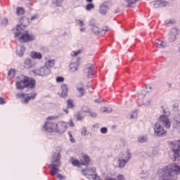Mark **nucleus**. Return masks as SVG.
<instances>
[{"instance_id": "9", "label": "nucleus", "mask_w": 180, "mask_h": 180, "mask_svg": "<svg viewBox=\"0 0 180 180\" xmlns=\"http://www.w3.org/2000/svg\"><path fill=\"white\" fill-rule=\"evenodd\" d=\"M37 96V94L31 93V94H23L19 93L16 94L17 99H21L22 103H25V105L29 103L30 101H33Z\"/></svg>"}, {"instance_id": "28", "label": "nucleus", "mask_w": 180, "mask_h": 180, "mask_svg": "<svg viewBox=\"0 0 180 180\" xmlns=\"http://www.w3.org/2000/svg\"><path fill=\"white\" fill-rule=\"evenodd\" d=\"M70 161L75 167H81V165H82V162H79L78 160L74 158H70Z\"/></svg>"}, {"instance_id": "52", "label": "nucleus", "mask_w": 180, "mask_h": 180, "mask_svg": "<svg viewBox=\"0 0 180 180\" xmlns=\"http://www.w3.org/2000/svg\"><path fill=\"white\" fill-rule=\"evenodd\" d=\"M101 33H105L106 32H108V27H103L102 30H101Z\"/></svg>"}, {"instance_id": "59", "label": "nucleus", "mask_w": 180, "mask_h": 180, "mask_svg": "<svg viewBox=\"0 0 180 180\" xmlns=\"http://www.w3.org/2000/svg\"><path fill=\"white\" fill-rule=\"evenodd\" d=\"M168 88H172V84L171 83H167Z\"/></svg>"}, {"instance_id": "58", "label": "nucleus", "mask_w": 180, "mask_h": 180, "mask_svg": "<svg viewBox=\"0 0 180 180\" xmlns=\"http://www.w3.org/2000/svg\"><path fill=\"white\" fill-rule=\"evenodd\" d=\"M34 19H37V15H33L31 17V20H34Z\"/></svg>"}, {"instance_id": "7", "label": "nucleus", "mask_w": 180, "mask_h": 180, "mask_svg": "<svg viewBox=\"0 0 180 180\" xmlns=\"http://www.w3.org/2000/svg\"><path fill=\"white\" fill-rule=\"evenodd\" d=\"M180 141H170L169 142V146L173 151L174 158L176 161H180Z\"/></svg>"}, {"instance_id": "29", "label": "nucleus", "mask_w": 180, "mask_h": 180, "mask_svg": "<svg viewBox=\"0 0 180 180\" xmlns=\"http://www.w3.org/2000/svg\"><path fill=\"white\" fill-rule=\"evenodd\" d=\"M151 91V86H148L146 88V90L139 92V98H144L146 96V92H150Z\"/></svg>"}, {"instance_id": "5", "label": "nucleus", "mask_w": 180, "mask_h": 180, "mask_svg": "<svg viewBox=\"0 0 180 180\" xmlns=\"http://www.w3.org/2000/svg\"><path fill=\"white\" fill-rule=\"evenodd\" d=\"M78 54H81V50L73 51L70 53V56L72 57V58L69 67L72 72L78 71V67H79V58L77 57Z\"/></svg>"}, {"instance_id": "47", "label": "nucleus", "mask_w": 180, "mask_h": 180, "mask_svg": "<svg viewBox=\"0 0 180 180\" xmlns=\"http://www.w3.org/2000/svg\"><path fill=\"white\" fill-rule=\"evenodd\" d=\"M163 113H164V116H169V114H170V112H169V110H165V109H164L163 108Z\"/></svg>"}, {"instance_id": "54", "label": "nucleus", "mask_w": 180, "mask_h": 180, "mask_svg": "<svg viewBox=\"0 0 180 180\" xmlns=\"http://www.w3.org/2000/svg\"><path fill=\"white\" fill-rule=\"evenodd\" d=\"M82 112H85L86 113L89 112V110L86 109V107H82Z\"/></svg>"}, {"instance_id": "21", "label": "nucleus", "mask_w": 180, "mask_h": 180, "mask_svg": "<svg viewBox=\"0 0 180 180\" xmlns=\"http://www.w3.org/2000/svg\"><path fill=\"white\" fill-rule=\"evenodd\" d=\"M109 11V2H104L100 6L99 12L101 15H106Z\"/></svg>"}, {"instance_id": "46", "label": "nucleus", "mask_w": 180, "mask_h": 180, "mask_svg": "<svg viewBox=\"0 0 180 180\" xmlns=\"http://www.w3.org/2000/svg\"><path fill=\"white\" fill-rule=\"evenodd\" d=\"M89 115L91 117H96V116H98V114H96V112L91 111H89Z\"/></svg>"}, {"instance_id": "48", "label": "nucleus", "mask_w": 180, "mask_h": 180, "mask_svg": "<svg viewBox=\"0 0 180 180\" xmlns=\"http://www.w3.org/2000/svg\"><path fill=\"white\" fill-rule=\"evenodd\" d=\"M117 180H124V176H123V174H120L117 175Z\"/></svg>"}, {"instance_id": "39", "label": "nucleus", "mask_w": 180, "mask_h": 180, "mask_svg": "<svg viewBox=\"0 0 180 180\" xmlns=\"http://www.w3.org/2000/svg\"><path fill=\"white\" fill-rule=\"evenodd\" d=\"M88 131V129H86V127H84L82 130H81V136H82L83 137H85V136H86V132Z\"/></svg>"}, {"instance_id": "33", "label": "nucleus", "mask_w": 180, "mask_h": 180, "mask_svg": "<svg viewBox=\"0 0 180 180\" xmlns=\"http://www.w3.org/2000/svg\"><path fill=\"white\" fill-rule=\"evenodd\" d=\"M101 112H103V113H105V112L110 113L112 109L111 108V107H103L101 108Z\"/></svg>"}, {"instance_id": "44", "label": "nucleus", "mask_w": 180, "mask_h": 180, "mask_svg": "<svg viewBox=\"0 0 180 180\" xmlns=\"http://www.w3.org/2000/svg\"><path fill=\"white\" fill-rule=\"evenodd\" d=\"M101 134H106L108 133V128L107 127H102L100 130Z\"/></svg>"}, {"instance_id": "61", "label": "nucleus", "mask_w": 180, "mask_h": 180, "mask_svg": "<svg viewBox=\"0 0 180 180\" xmlns=\"http://www.w3.org/2000/svg\"><path fill=\"white\" fill-rule=\"evenodd\" d=\"M105 180H117V179L115 178H110V179H106Z\"/></svg>"}, {"instance_id": "25", "label": "nucleus", "mask_w": 180, "mask_h": 180, "mask_svg": "<svg viewBox=\"0 0 180 180\" xmlns=\"http://www.w3.org/2000/svg\"><path fill=\"white\" fill-rule=\"evenodd\" d=\"M31 58H32L33 60H41L43 55L40 52L32 51L31 52Z\"/></svg>"}, {"instance_id": "53", "label": "nucleus", "mask_w": 180, "mask_h": 180, "mask_svg": "<svg viewBox=\"0 0 180 180\" xmlns=\"http://www.w3.org/2000/svg\"><path fill=\"white\" fill-rule=\"evenodd\" d=\"M165 23H166V25H172V20H166L165 21Z\"/></svg>"}, {"instance_id": "62", "label": "nucleus", "mask_w": 180, "mask_h": 180, "mask_svg": "<svg viewBox=\"0 0 180 180\" xmlns=\"http://www.w3.org/2000/svg\"><path fill=\"white\" fill-rule=\"evenodd\" d=\"M63 111H64V112H65L67 114H68V113H69V112H68V109H64V110H63Z\"/></svg>"}, {"instance_id": "51", "label": "nucleus", "mask_w": 180, "mask_h": 180, "mask_svg": "<svg viewBox=\"0 0 180 180\" xmlns=\"http://www.w3.org/2000/svg\"><path fill=\"white\" fill-rule=\"evenodd\" d=\"M56 4L57 6H61L63 5V0H56Z\"/></svg>"}, {"instance_id": "1", "label": "nucleus", "mask_w": 180, "mask_h": 180, "mask_svg": "<svg viewBox=\"0 0 180 180\" xmlns=\"http://www.w3.org/2000/svg\"><path fill=\"white\" fill-rule=\"evenodd\" d=\"M180 174V167L176 165H169L158 171V180H178L176 175Z\"/></svg>"}, {"instance_id": "13", "label": "nucleus", "mask_w": 180, "mask_h": 180, "mask_svg": "<svg viewBox=\"0 0 180 180\" xmlns=\"http://www.w3.org/2000/svg\"><path fill=\"white\" fill-rule=\"evenodd\" d=\"M68 124L64 121L58 122L55 123V132L59 134H63L67 131Z\"/></svg>"}, {"instance_id": "64", "label": "nucleus", "mask_w": 180, "mask_h": 180, "mask_svg": "<svg viewBox=\"0 0 180 180\" xmlns=\"http://www.w3.org/2000/svg\"><path fill=\"white\" fill-rule=\"evenodd\" d=\"M95 102H99V100L96 99V100H95Z\"/></svg>"}, {"instance_id": "36", "label": "nucleus", "mask_w": 180, "mask_h": 180, "mask_svg": "<svg viewBox=\"0 0 180 180\" xmlns=\"http://www.w3.org/2000/svg\"><path fill=\"white\" fill-rule=\"evenodd\" d=\"M139 143H146L147 141V136H140L138 137Z\"/></svg>"}, {"instance_id": "38", "label": "nucleus", "mask_w": 180, "mask_h": 180, "mask_svg": "<svg viewBox=\"0 0 180 180\" xmlns=\"http://www.w3.org/2000/svg\"><path fill=\"white\" fill-rule=\"evenodd\" d=\"M67 103L68 109H72V108H74V101L68 100Z\"/></svg>"}, {"instance_id": "8", "label": "nucleus", "mask_w": 180, "mask_h": 180, "mask_svg": "<svg viewBox=\"0 0 180 180\" xmlns=\"http://www.w3.org/2000/svg\"><path fill=\"white\" fill-rule=\"evenodd\" d=\"M19 41H22V43H29L30 41H33L36 37L34 35V34L29 33L27 31H25L23 33H22V31H20V34L18 37H15Z\"/></svg>"}, {"instance_id": "34", "label": "nucleus", "mask_w": 180, "mask_h": 180, "mask_svg": "<svg viewBox=\"0 0 180 180\" xmlns=\"http://www.w3.org/2000/svg\"><path fill=\"white\" fill-rule=\"evenodd\" d=\"M15 75L16 70L14 69H11L8 72V75L10 78H13V77H15Z\"/></svg>"}, {"instance_id": "22", "label": "nucleus", "mask_w": 180, "mask_h": 180, "mask_svg": "<svg viewBox=\"0 0 180 180\" xmlns=\"http://www.w3.org/2000/svg\"><path fill=\"white\" fill-rule=\"evenodd\" d=\"M173 120L176 123V124L174 125V129L180 130V114H176L173 118Z\"/></svg>"}, {"instance_id": "12", "label": "nucleus", "mask_w": 180, "mask_h": 180, "mask_svg": "<svg viewBox=\"0 0 180 180\" xmlns=\"http://www.w3.org/2000/svg\"><path fill=\"white\" fill-rule=\"evenodd\" d=\"M42 130L46 133H56V123L51 121L45 122Z\"/></svg>"}, {"instance_id": "45", "label": "nucleus", "mask_w": 180, "mask_h": 180, "mask_svg": "<svg viewBox=\"0 0 180 180\" xmlns=\"http://www.w3.org/2000/svg\"><path fill=\"white\" fill-rule=\"evenodd\" d=\"M68 136L70 137V141H71V143H75V139H74L71 132H68Z\"/></svg>"}, {"instance_id": "40", "label": "nucleus", "mask_w": 180, "mask_h": 180, "mask_svg": "<svg viewBox=\"0 0 180 180\" xmlns=\"http://www.w3.org/2000/svg\"><path fill=\"white\" fill-rule=\"evenodd\" d=\"M150 104H151V100L144 99L143 101V105H144L145 106H150Z\"/></svg>"}, {"instance_id": "16", "label": "nucleus", "mask_w": 180, "mask_h": 180, "mask_svg": "<svg viewBox=\"0 0 180 180\" xmlns=\"http://www.w3.org/2000/svg\"><path fill=\"white\" fill-rule=\"evenodd\" d=\"M150 5L153 8H155L156 9L158 8H162L164 6H167L168 5V1H162V0H157L150 2Z\"/></svg>"}, {"instance_id": "55", "label": "nucleus", "mask_w": 180, "mask_h": 180, "mask_svg": "<svg viewBox=\"0 0 180 180\" xmlns=\"http://www.w3.org/2000/svg\"><path fill=\"white\" fill-rule=\"evenodd\" d=\"M5 104V99L4 98L0 97V105H4Z\"/></svg>"}, {"instance_id": "41", "label": "nucleus", "mask_w": 180, "mask_h": 180, "mask_svg": "<svg viewBox=\"0 0 180 180\" xmlns=\"http://www.w3.org/2000/svg\"><path fill=\"white\" fill-rule=\"evenodd\" d=\"M76 23L80 27H82L84 26V21H82V20H76Z\"/></svg>"}, {"instance_id": "63", "label": "nucleus", "mask_w": 180, "mask_h": 180, "mask_svg": "<svg viewBox=\"0 0 180 180\" xmlns=\"http://www.w3.org/2000/svg\"><path fill=\"white\" fill-rule=\"evenodd\" d=\"M86 2H89V4H91V2L94 1V0H86Z\"/></svg>"}, {"instance_id": "60", "label": "nucleus", "mask_w": 180, "mask_h": 180, "mask_svg": "<svg viewBox=\"0 0 180 180\" xmlns=\"http://www.w3.org/2000/svg\"><path fill=\"white\" fill-rule=\"evenodd\" d=\"M80 32H84L85 30V27H82L79 29Z\"/></svg>"}, {"instance_id": "27", "label": "nucleus", "mask_w": 180, "mask_h": 180, "mask_svg": "<svg viewBox=\"0 0 180 180\" xmlns=\"http://www.w3.org/2000/svg\"><path fill=\"white\" fill-rule=\"evenodd\" d=\"M25 68H33L34 67V63H32L30 58H26L24 61Z\"/></svg>"}, {"instance_id": "18", "label": "nucleus", "mask_w": 180, "mask_h": 180, "mask_svg": "<svg viewBox=\"0 0 180 180\" xmlns=\"http://www.w3.org/2000/svg\"><path fill=\"white\" fill-rule=\"evenodd\" d=\"M84 72L87 74L88 78H92L95 75V72H94V65L91 64H87L84 68Z\"/></svg>"}, {"instance_id": "15", "label": "nucleus", "mask_w": 180, "mask_h": 180, "mask_svg": "<svg viewBox=\"0 0 180 180\" xmlns=\"http://www.w3.org/2000/svg\"><path fill=\"white\" fill-rule=\"evenodd\" d=\"M179 34H180L179 28L178 27L172 28L169 32V41H170V43H173V41H175L176 40V37Z\"/></svg>"}, {"instance_id": "37", "label": "nucleus", "mask_w": 180, "mask_h": 180, "mask_svg": "<svg viewBox=\"0 0 180 180\" xmlns=\"http://www.w3.org/2000/svg\"><path fill=\"white\" fill-rule=\"evenodd\" d=\"M16 13L18 15H23V13H25V9L22 7H18L16 9Z\"/></svg>"}, {"instance_id": "3", "label": "nucleus", "mask_w": 180, "mask_h": 180, "mask_svg": "<svg viewBox=\"0 0 180 180\" xmlns=\"http://www.w3.org/2000/svg\"><path fill=\"white\" fill-rule=\"evenodd\" d=\"M130 160H131V153H130V150L127 148L124 149L119 154L117 159L115 160L114 165H115L116 168H124Z\"/></svg>"}, {"instance_id": "10", "label": "nucleus", "mask_w": 180, "mask_h": 180, "mask_svg": "<svg viewBox=\"0 0 180 180\" xmlns=\"http://www.w3.org/2000/svg\"><path fill=\"white\" fill-rule=\"evenodd\" d=\"M29 18L27 17H22L20 20V25H17L15 32L14 33L15 37H18L20 34V30H23V27H27L29 26Z\"/></svg>"}, {"instance_id": "20", "label": "nucleus", "mask_w": 180, "mask_h": 180, "mask_svg": "<svg viewBox=\"0 0 180 180\" xmlns=\"http://www.w3.org/2000/svg\"><path fill=\"white\" fill-rule=\"evenodd\" d=\"M154 45L157 49H167L168 46V43L166 41H161L160 39H156L154 41Z\"/></svg>"}, {"instance_id": "19", "label": "nucleus", "mask_w": 180, "mask_h": 180, "mask_svg": "<svg viewBox=\"0 0 180 180\" xmlns=\"http://www.w3.org/2000/svg\"><path fill=\"white\" fill-rule=\"evenodd\" d=\"M44 65L49 70L53 68L56 65V59H53L51 57H46Z\"/></svg>"}, {"instance_id": "49", "label": "nucleus", "mask_w": 180, "mask_h": 180, "mask_svg": "<svg viewBox=\"0 0 180 180\" xmlns=\"http://www.w3.org/2000/svg\"><path fill=\"white\" fill-rule=\"evenodd\" d=\"M68 124L70 127H74V126H75V124H74V122L72 121V120H70Z\"/></svg>"}, {"instance_id": "35", "label": "nucleus", "mask_w": 180, "mask_h": 180, "mask_svg": "<svg viewBox=\"0 0 180 180\" xmlns=\"http://www.w3.org/2000/svg\"><path fill=\"white\" fill-rule=\"evenodd\" d=\"M75 117L77 120H79V122H82V120H84V115L81 112H77Z\"/></svg>"}, {"instance_id": "23", "label": "nucleus", "mask_w": 180, "mask_h": 180, "mask_svg": "<svg viewBox=\"0 0 180 180\" xmlns=\"http://www.w3.org/2000/svg\"><path fill=\"white\" fill-rule=\"evenodd\" d=\"M77 90L78 92V96L82 97L84 96V95H85V90H84V84H82V83H79L77 85Z\"/></svg>"}, {"instance_id": "6", "label": "nucleus", "mask_w": 180, "mask_h": 180, "mask_svg": "<svg viewBox=\"0 0 180 180\" xmlns=\"http://www.w3.org/2000/svg\"><path fill=\"white\" fill-rule=\"evenodd\" d=\"M153 129L155 137H165L167 136V130H165V127L160 122L153 124Z\"/></svg>"}, {"instance_id": "43", "label": "nucleus", "mask_w": 180, "mask_h": 180, "mask_svg": "<svg viewBox=\"0 0 180 180\" xmlns=\"http://www.w3.org/2000/svg\"><path fill=\"white\" fill-rule=\"evenodd\" d=\"M137 116H139L137 114V110L134 111L131 115V119H136Z\"/></svg>"}, {"instance_id": "14", "label": "nucleus", "mask_w": 180, "mask_h": 180, "mask_svg": "<svg viewBox=\"0 0 180 180\" xmlns=\"http://www.w3.org/2000/svg\"><path fill=\"white\" fill-rule=\"evenodd\" d=\"M159 123L162 124L165 129H171V125L172 124L171 119L166 115H160L159 117Z\"/></svg>"}, {"instance_id": "30", "label": "nucleus", "mask_w": 180, "mask_h": 180, "mask_svg": "<svg viewBox=\"0 0 180 180\" xmlns=\"http://www.w3.org/2000/svg\"><path fill=\"white\" fill-rule=\"evenodd\" d=\"M82 158L84 160L83 162L81 161L82 165H88V164H89L90 160H89V158L88 157V155H82Z\"/></svg>"}, {"instance_id": "2", "label": "nucleus", "mask_w": 180, "mask_h": 180, "mask_svg": "<svg viewBox=\"0 0 180 180\" xmlns=\"http://www.w3.org/2000/svg\"><path fill=\"white\" fill-rule=\"evenodd\" d=\"M61 155L60 153H53L52 155V164L49 165L50 174L52 176L57 175L58 179L63 180L65 179V177L62 174H60V167H61Z\"/></svg>"}, {"instance_id": "56", "label": "nucleus", "mask_w": 180, "mask_h": 180, "mask_svg": "<svg viewBox=\"0 0 180 180\" xmlns=\"http://www.w3.org/2000/svg\"><path fill=\"white\" fill-rule=\"evenodd\" d=\"M2 25H8V19L4 18L3 20Z\"/></svg>"}, {"instance_id": "32", "label": "nucleus", "mask_w": 180, "mask_h": 180, "mask_svg": "<svg viewBox=\"0 0 180 180\" xmlns=\"http://www.w3.org/2000/svg\"><path fill=\"white\" fill-rule=\"evenodd\" d=\"M125 2L128 8H131L137 2V0H125Z\"/></svg>"}, {"instance_id": "57", "label": "nucleus", "mask_w": 180, "mask_h": 180, "mask_svg": "<svg viewBox=\"0 0 180 180\" xmlns=\"http://www.w3.org/2000/svg\"><path fill=\"white\" fill-rule=\"evenodd\" d=\"M54 119H56L55 117L51 116V117H48L46 118L47 120H54Z\"/></svg>"}, {"instance_id": "24", "label": "nucleus", "mask_w": 180, "mask_h": 180, "mask_svg": "<svg viewBox=\"0 0 180 180\" xmlns=\"http://www.w3.org/2000/svg\"><path fill=\"white\" fill-rule=\"evenodd\" d=\"M25 50H26V48L22 45L17 46L16 53L18 56H19V57H23V54H25Z\"/></svg>"}, {"instance_id": "4", "label": "nucleus", "mask_w": 180, "mask_h": 180, "mask_svg": "<svg viewBox=\"0 0 180 180\" xmlns=\"http://www.w3.org/2000/svg\"><path fill=\"white\" fill-rule=\"evenodd\" d=\"M17 89H24V88H34L36 81L34 79H30L26 76H21L20 81L15 84Z\"/></svg>"}, {"instance_id": "42", "label": "nucleus", "mask_w": 180, "mask_h": 180, "mask_svg": "<svg viewBox=\"0 0 180 180\" xmlns=\"http://www.w3.org/2000/svg\"><path fill=\"white\" fill-rule=\"evenodd\" d=\"M56 81L58 83H63V82H64V77H56Z\"/></svg>"}, {"instance_id": "17", "label": "nucleus", "mask_w": 180, "mask_h": 180, "mask_svg": "<svg viewBox=\"0 0 180 180\" xmlns=\"http://www.w3.org/2000/svg\"><path fill=\"white\" fill-rule=\"evenodd\" d=\"M90 26H91V32H93L94 34L98 35L102 33V31H101V28H99L98 24L95 23V20H91Z\"/></svg>"}, {"instance_id": "50", "label": "nucleus", "mask_w": 180, "mask_h": 180, "mask_svg": "<svg viewBox=\"0 0 180 180\" xmlns=\"http://www.w3.org/2000/svg\"><path fill=\"white\" fill-rule=\"evenodd\" d=\"M148 176V174H147V172H142L140 174V177L141 178H147V176Z\"/></svg>"}, {"instance_id": "31", "label": "nucleus", "mask_w": 180, "mask_h": 180, "mask_svg": "<svg viewBox=\"0 0 180 180\" xmlns=\"http://www.w3.org/2000/svg\"><path fill=\"white\" fill-rule=\"evenodd\" d=\"M85 9L88 12H91V11H92L93 9H95V4H94L93 3L87 4L86 5Z\"/></svg>"}, {"instance_id": "26", "label": "nucleus", "mask_w": 180, "mask_h": 180, "mask_svg": "<svg viewBox=\"0 0 180 180\" xmlns=\"http://www.w3.org/2000/svg\"><path fill=\"white\" fill-rule=\"evenodd\" d=\"M61 90H62V92L60 94V97L65 98V96H67L68 94V89L65 84H63L61 85Z\"/></svg>"}, {"instance_id": "11", "label": "nucleus", "mask_w": 180, "mask_h": 180, "mask_svg": "<svg viewBox=\"0 0 180 180\" xmlns=\"http://www.w3.org/2000/svg\"><path fill=\"white\" fill-rule=\"evenodd\" d=\"M32 72L34 75H37L38 77H48V75L51 74V70L45 65L39 68L34 69Z\"/></svg>"}]
</instances>
